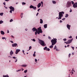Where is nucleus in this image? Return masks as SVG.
Segmentation results:
<instances>
[{"label": "nucleus", "mask_w": 77, "mask_h": 77, "mask_svg": "<svg viewBox=\"0 0 77 77\" xmlns=\"http://www.w3.org/2000/svg\"><path fill=\"white\" fill-rule=\"evenodd\" d=\"M68 17V14H66V16H65V17L66 18H67V17Z\"/></svg>", "instance_id": "5701e85b"}, {"label": "nucleus", "mask_w": 77, "mask_h": 77, "mask_svg": "<svg viewBox=\"0 0 77 77\" xmlns=\"http://www.w3.org/2000/svg\"><path fill=\"white\" fill-rule=\"evenodd\" d=\"M64 41H66V38H64L63 39Z\"/></svg>", "instance_id": "2f4dec72"}, {"label": "nucleus", "mask_w": 77, "mask_h": 77, "mask_svg": "<svg viewBox=\"0 0 77 77\" xmlns=\"http://www.w3.org/2000/svg\"><path fill=\"white\" fill-rule=\"evenodd\" d=\"M52 3L54 4H56V2L55 1H53Z\"/></svg>", "instance_id": "4be33fe9"}, {"label": "nucleus", "mask_w": 77, "mask_h": 77, "mask_svg": "<svg viewBox=\"0 0 77 77\" xmlns=\"http://www.w3.org/2000/svg\"><path fill=\"white\" fill-rule=\"evenodd\" d=\"M5 1H6V2H8V1H9V0H5Z\"/></svg>", "instance_id": "bf43d9fd"}, {"label": "nucleus", "mask_w": 77, "mask_h": 77, "mask_svg": "<svg viewBox=\"0 0 77 77\" xmlns=\"http://www.w3.org/2000/svg\"><path fill=\"white\" fill-rule=\"evenodd\" d=\"M71 27V25H70L69 24L67 25V27L68 29L69 30L70 29V27Z\"/></svg>", "instance_id": "f8f14e48"}, {"label": "nucleus", "mask_w": 77, "mask_h": 77, "mask_svg": "<svg viewBox=\"0 0 77 77\" xmlns=\"http://www.w3.org/2000/svg\"><path fill=\"white\" fill-rule=\"evenodd\" d=\"M14 54V52L12 51V50H11V52H10V55L11 56H12V54Z\"/></svg>", "instance_id": "4468645a"}, {"label": "nucleus", "mask_w": 77, "mask_h": 77, "mask_svg": "<svg viewBox=\"0 0 77 77\" xmlns=\"http://www.w3.org/2000/svg\"><path fill=\"white\" fill-rule=\"evenodd\" d=\"M72 40H73V39H72L70 40H69L67 42H64V43H66V44H70V43L72 42Z\"/></svg>", "instance_id": "423d86ee"}, {"label": "nucleus", "mask_w": 77, "mask_h": 77, "mask_svg": "<svg viewBox=\"0 0 77 77\" xmlns=\"http://www.w3.org/2000/svg\"><path fill=\"white\" fill-rule=\"evenodd\" d=\"M67 46V47H69V45H68Z\"/></svg>", "instance_id": "e2e57ef3"}, {"label": "nucleus", "mask_w": 77, "mask_h": 77, "mask_svg": "<svg viewBox=\"0 0 77 77\" xmlns=\"http://www.w3.org/2000/svg\"><path fill=\"white\" fill-rule=\"evenodd\" d=\"M21 71V69H19L17 70L16 71L17 72H18V71Z\"/></svg>", "instance_id": "bb28decb"}, {"label": "nucleus", "mask_w": 77, "mask_h": 77, "mask_svg": "<svg viewBox=\"0 0 77 77\" xmlns=\"http://www.w3.org/2000/svg\"><path fill=\"white\" fill-rule=\"evenodd\" d=\"M71 6V2L70 1H68L66 4V7L67 8H69Z\"/></svg>", "instance_id": "39448f33"}, {"label": "nucleus", "mask_w": 77, "mask_h": 77, "mask_svg": "<svg viewBox=\"0 0 77 77\" xmlns=\"http://www.w3.org/2000/svg\"><path fill=\"white\" fill-rule=\"evenodd\" d=\"M10 9L11 10L10 11V13H12V11H13V12L14 11V8L12 7V6L10 7Z\"/></svg>", "instance_id": "0eeeda50"}, {"label": "nucleus", "mask_w": 77, "mask_h": 77, "mask_svg": "<svg viewBox=\"0 0 77 77\" xmlns=\"http://www.w3.org/2000/svg\"><path fill=\"white\" fill-rule=\"evenodd\" d=\"M7 77H9V76L8 75H7Z\"/></svg>", "instance_id": "69168bd1"}, {"label": "nucleus", "mask_w": 77, "mask_h": 77, "mask_svg": "<svg viewBox=\"0 0 77 77\" xmlns=\"http://www.w3.org/2000/svg\"><path fill=\"white\" fill-rule=\"evenodd\" d=\"M13 59H16V57H13Z\"/></svg>", "instance_id": "4d7b16f0"}, {"label": "nucleus", "mask_w": 77, "mask_h": 77, "mask_svg": "<svg viewBox=\"0 0 77 77\" xmlns=\"http://www.w3.org/2000/svg\"><path fill=\"white\" fill-rule=\"evenodd\" d=\"M41 6V3H39L37 5V7L38 8H40Z\"/></svg>", "instance_id": "ddd939ff"}, {"label": "nucleus", "mask_w": 77, "mask_h": 77, "mask_svg": "<svg viewBox=\"0 0 77 77\" xmlns=\"http://www.w3.org/2000/svg\"><path fill=\"white\" fill-rule=\"evenodd\" d=\"M70 12H72V10H70L69 11Z\"/></svg>", "instance_id": "3c124183"}, {"label": "nucleus", "mask_w": 77, "mask_h": 77, "mask_svg": "<svg viewBox=\"0 0 77 77\" xmlns=\"http://www.w3.org/2000/svg\"><path fill=\"white\" fill-rule=\"evenodd\" d=\"M1 33L2 35H5V32L3 31H1Z\"/></svg>", "instance_id": "2eb2a0df"}, {"label": "nucleus", "mask_w": 77, "mask_h": 77, "mask_svg": "<svg viewBox=\"0 0 77 77\" xmlns=\"http://www.w3.org/2000/svg\"><path fill=\"white\" fill-rule=\"evenodd\" d=\"M12 21H13V20L12 19H11L10 20V22H12Z\"/></svg>", "instance_id": "7c9ffc66"}, {"label": "nucleus", "mask_w": 77, "mask_h": 77, "mask_svg": "<svg viewBox=\"0 0 77 77\" xmlns=\"http://www.w3.org/2000/svg\"><path fill=\"white\" fill-rule=\"evenodd\" d=\"M56 49V45H55L54 48V50H55V49Z\"/></svg>", "instance_id": "473e14b6"}, {"label": "nucleus", "mask_w": 77, "mask_h": 77, "mask_svg": "<svg viewBox=\"0 0 77 77\" xmlns=\"http://www.w3.org/2000/svg\"><path fill=\"white\" fill-rule=\"evenodd\" d=\"M22 15H23V13H22L21 14V16H22Z\"/></svg>", "instance_id": "5fc2aeb1"}, {"label": "nucleus", "mask_w": 77, "mask_h": 77, "mask_svg": "<svg viewBox=\"0 0 77 77\" xmlns=\"http://www.w3.org/2000/svg\"><path fill=\"white\" fill-rule=\"evenodd\" d=\"M72 5H74V2L73 1H72Z\"/></svg>", "instance_id": "e433bc0d"}, {"label": "nucleus", "mask_w": 77, "mask_h": 77, "mask_svg": "<svg viewBox=\"0 0 77 77\" xmlns=\"http://www.w3.org/2000/svg\"><path fill=\"white\" fill-rule=\"evenodd\" d=\"M38 30H37V29H36V28H35V27H34L32 29V30L33 32H35V31H36V32H35V35H37V33H38V34H40V33H42V31L41 27H40L39 28H38Z\"/></svg>", "instance_id": "f257e3e1"}, {"label": "nucleus", "mask_w": 77, "mask_h": 77, "mask_svg": "<svg viewBox=\"0 0 77 77\" xmlns=\"http://www.w3.org/2000/svg\"><path fill=\"white\" fill-rule=\"evenodd\" d=\"M73 8H77V2H76L75 4H74L73 5Z\"/></svg>", "instance_id": "1a4fd4ad"}, {"label": "nucleus", "mask_w": 77, "mask_h": 77, "mask_svg": "<svg viewBox=\"0 0 77 77\" xmlns=\"http://www.w3.org/2000/svg\"><path fill=\"white\" fill-rule=\"evenodd\" d=\"M3 77H6V75H3Z\"/></svg>", "instance_id": "09e8293b"}, {"label": "nucleus", "mask_w": 77, "mask_h": 77, "mask_svg": "<svg viewBox=\"0 0 77 77\" xmlns=\"http://www.w3.org/2000/svg\"><path fill=\"white\" fill-rule=\"evenodd\" d=\"M71 47H72V48L73 49V50H74V47L72 46H71Z\"/></svg>", "instance_id": "f704fd0d"}, {"label": "nucleus", "mask_w": 77, "mask_h": 77, "mask_svg": "<svg viewBox=\"0 0 77 77\" xmlns=\"http://www.w3.org/2000/svg\"><path fill=\"white\" fill-rule=\"evenodd\" d=\"M40 44L42 46H46V44H45L44 42L41 40H40Z\"/></svg>", "instance_id": "20e7f679"}, {"label": "nucleus", "mask_w": 77, "mask_h": 77, "mask_svg": "<svg viewBox=\"0 0 77 77\" xmlns=\"http://www.w3.org/2000/svg\"><path fill=\"white\" fill-rule=\"evenodd\" d=\"M70 73H71L72 74H71V75H72V74H73V72H72V71H71V72H70Z\"/></svg>", "instance_id": "c9c22d12"}, {"label": "nucleus", "mask_w": 77, "mask_h": 77, "mask_svg": "<svg viewBox=\"0 0 77 77\" xmlns=\"http://www.w3.org/2000/svg\"><path fill=\"white\" fill-rule=\"evenodd\" d=\"M29 8H32V9H34V10H36V7H34L33 6L31 5L30 6H29Z\"/></svg>", "instance_id": "6e6552de"}, {"label": "nucleus", "mask_w": 77, "mask_h": 77, "mask_svg": "<svg viewBox=\"0 0 77 77\" xmlns=\"http://www.w3.org/2000/svg\"><path fill=\"white\" fill-rule=\"evenodd\" d=\"M71 56V54H69V57Z\"/></svg>", "instance_id": "ea45409f"}, {"label": "nucleus", "mask_w": 77, "mask_h": 77, "mask_svg": "<svg viewBox=\"0 0 77 77\" xmlns=\"http://www.w3.org/2000/svg\"><path fill=\"white\" fill-rule=\"evenodd\" d=\"M27 72V70H25L24 71V72H25V73H26V72Z\"/></svg>", "instance_id": "c756f323"}, {"label": "nucleus", "mask_w": 77, "mask_h": 77, "mask_svg": "<svg viewBox=\"0 0 77 77\" xmlns=\"http://www.w3.org/2000/svg\"><path fill=\"white\" fill-rule=\"evenodd\" d=\"M69 38H72V36H70V37H69Z\"/></svg>", "instance_id": "a18cd8bd"}, {"label": "nucleus", "mask_w": 77, "mask_h": 77, "mask_svg": "<svg viewBox=\"0 0 77 77\" xmlns=\"http://www.w3.org/2000/svg\"><path fill=\"white\" fill-rule=\"evenodd\" d=\"M35 53H36V51H35L34 54H33V56L34 57H35L36 56V55L35 54Z\"/></svg>", "instance_id": "a211bd4d"}, {"label": "nucleus", "mask_w": 77, "mask_h": 77, "mask_svg": "<svg viewBox=\"0 0 77 77\" xmlns=\"http://www.w3.org/2000/svg\"><path fill=\"white\" fill-rule=\"evenodd\" d=\"M56 51H58V50L57 49H56Z\"/></svg>", "instance_id": "338daca9"}, {"label": "nucleus", "mask_w": 77, "mask_h": 77, "mask_svg": "<svg viewBox=\"0 0 77 77\" xmlns=\"http://www.w3.org/2000/svg\"><path fill=\"white\" fill-rule=\"evenodd\" d=\"M23 53H24V51L23 50Z\"/></svg>", "instance_id": "052dcab7"}, {"label": "nucleus", "mask_w": 77, "mask_h": 77, "mask_svg": "<svg viewBox=\"0 0 77 77\" xmlns=\"http://www.w3.org/2000/svg\"><path fill=\"white\" fill-rule=\"evenodd\" d=\"M18 60V59H17L15 61V62H17V61Z\"/></svg>", "instance_id": "4c0bfd02"}, {"label": "nucleus", "mask_w": 77, "mask_h": 77, "mask_svg": "<svg viewBox=\"0 0 77 77\" xmlns=\"http://www.w3.org/2000/svg\"><path fill=\"white\" fill-rule=\"evenodd\" d=\"M47 47H45L44 48V50H47Z\"/></svg>", "instance_id": "412c9836"}, {"label": "nucleus", "mask_w": 77, "mask_h": 77, "mask_svg": "<svg viewBox=\"0 0 77 77\" xmlns=\"http://www.w3.org/2000/svg\"><path fill=\"white\" fill-rule=\"evenodd\" d=\"M11 38H14V37L13 35H11Z\"/></svg>", "instance_id": "603ef678"}, {"label": "nucleus", "mask_w": 77, "mask_h": 77, "mask_svg": "<svg viewBox=\"0 0 77 77\" xmlns=\"http://www.w3.org/2000/svg\"><path fill=\"white\" fill-rule=\"evenodd\" d=\"M38 14H39V13H37L36 15V16H38Z\"/></svg>", "instance_id": "8fccbe9b"}, {"label": "nucleus", "mask_w": 77, "mask_h": 77, "mask_svg": "<svg viewBox=\"0 0 77 77\" xmlns=\"http://www.w3.org/2000/svg\"><path fill=\"white\" fill-rule=\"evenodd\" d=\"M3 13H0V15H1V16H3Z\"/></svg>", "instance_id": "393cba45"}, {"label": "nucleus", "mask_w": 77, "mask_h": 77, "mask_svg": "<svg viewBox=\"0 0 77 77\" xmlns=\"http://www.w3.org/2000/svg\"><path fill=\"white\" fill-rule=\"evenodd\" d=\"M40 9H38V12H39V11Z\"/></svg>", "instance_id": "6e6d98bb"}, {"label": "nucleus", "mask_w": 77, "mask_h": 77, "mask_svg": "<svg viewBox=\"0 0 77 77\" xmlns=\"http://www.w3.org/2000/svg\"><path fill=\"white\" fill-rule=\"evenodd\" d=\"M7 33H9V30H8V31H7Z\"/></svg>", "instance_id": "13d9d810"}, {"label": "nucleus", "mask_w": 77, "mask_h": 77, "mask_svg": "<svg viewBox=\"0 0 77 77\" xmlns=\"http://www.w3.org/2000/svg\"><path fill=\"white\" fill-rule=\"evenodd\" d=\"M3 5H6V3L5 2H4L3 3Z\"/></svg>", "instance_id": "49530a36"}, {"label": "nucleus", "mask_w": 77, "mask_h": 77, "mask_svg": "<svg viewBox=\"0 0 77 77\" xmlns=\"http://www.w3.org/2000/svg\"><path fill=\"white\" fill-rule=\"evenodd\" d=\"M20 49H17L16 50V54H17V53H18L19 52H20Z\"/></svg>", "instance_id": "9d476101"}, {"label": "nucleus", "mask_w": 77, "mask_h": 77, "mask_svg": "<svg viewBox=\"0 0 77 77\" xmlns=\"http://www.w3.org/2000/svg\"><path fill=\"white\" fill-rule=\"evenodd\" d=\"M27 65H21V66H22V67H26Z\"/></svg>", "instance_id": "dca6fc26"}, {"label": "nucleus", "mask_w": 77, "mask_h": 77, "mask_svg": "<svg viewBox=\"0 0 77 77\" xmlns=\"http://www.w3.org/2000/svg\"><path fill=\"white\" fill-rule=\"evenodd\" d=\"M62 20L63 21V20H65V18H63L62 19Z\"/></svg>", "instance_id": "58836bf2"}, {"label": "nucleus", "mask_w": 77, "mask_h": 77, "mask_svg": "<svg viewBox=\"0 0 77 77\" xmlns=\"http://www.w3.org/2000/svg\"><path fill=\"white\" fill-rule=\"evenodd\" d=\"M32 41H33L34 42H35L36 41V40H35V39H33L32 40Z\"/></svg>", "instance_id": "c85d7f7f"}, {"label": "nucleus", "mask_w": 77, "mask_h": 77, "mask_svg": "<svg viewBox=\"0 0 77 77\" xmlns=\"http://www.w3.org/2000/svg\"><path fill=\"white\" fill-rule=\"evenodd\" d=\"M37 59H35V62H37Z\"/></svg>", "instance_id": "a19ab883"}, {"label": "nucleus", "mask_w": 77, "mask_h": 77, "mask_svg": "<svg viewBox=\"0 0 77 77\" xmlns=\"http://www.w3.org/2000/svg\"><path fill=\"white\" fill-rule=\"evenodd\" d=\"M41 3L42 5H43V2H41Z\"/></svg>", "instance_id": "c03bdc74"}, {"label": "nucleus", "mask_w": 77, "mask_h": 77, "mask_svg": "<svg viewBox=\"0 0 77 77\" xmlns=\"http://www.w3.org/2000/svg\"><path fill=\"white\" fill-rule=\"evenodd\" d=\"M50 49L48 48L47 49H46V51H50Z\"/></svg>", "instance_id": "a878e982"}, {"label": "nucleus", "mask_w": 77, "mask_h": 77, "mask_svg": "<svg viewBox=\"0 0 77 77\" xmlns=\"http://www.w3.org/2000/svg\"><path fill=\"white\" fill-rule=\"evenodd\" d=\"M53 45H53L52 44L51 46H49V48H53Z\"/></svg>", "instance_id": "aec40b11"}, {"label": "nucleus", "mask_w": 77, "mask_h": 77, "mask_svg": "<svg viewBox=\"0 0 77 77\" xmlns=\"http://www.w3.org/2000/svg\"><path fill=\"white\" fill-rule=\"evenodd\" d=\"M64 14V12L62 11L61 12H60L59 13V17L58 18V20H60L62 18V17H63V15Z\"/></svg>", "instance_id": "f03ea898"}, {"label": "nucleus", "mask_w": 77, "mask_h": 77, "mask_svg": "<svg viewBox=\"0 0 77 77\" xmlns=\"http://www.w3.org/2000/svg\"><path fill=\"white\" fill-rule=\"evenodd\" d=\"M25 30H26V31H27V29H25Z\"/></svg>", "instance_id": "0e129e2a"}, {"label": "nucleus", "mask_w": 77, "mask_h": 77, "mask_svg": "<svg viewBox=\"0 0 77 77\" xmlns=\"http://www.w3.org/2000/svg\"><path fill=\"white\" fill-rule=\"evenodd\" d=\"M5 37H2V39H5Z\"/></svg>", "instance_id": "37998d69"}, {"label": "nucleus", "mask_w": 77, "mask_h": 77, "mask_svg": "<svg viewBox=\"0 0 77 77\" xmlns=\"http://www.w3.org/2000/svg\"><path fill=\"white\" fill-rule=\"evenodd\" d=\"M30 49H32V46H30L29 48V50H30Z\"/></svg>", "instance_id": "cd10ccee"}, {"label": "nucleus", "mask_w": 77, "mask_h": 77, "mask_svg": "<svg viewBox=\"0 0 77 77\" xmlns=\"http://www.w3.org/2000/svg\"><path fill=\"white\" fill-rule=\"evenodd\" d=\"M56 40H57V39H56V38H55L54 39H52L51 40V42L52 45H54L56 44V42H57V41Z\"/></svg>", "instance_id": "7ed1b4c3"}, {"label": "nucleus", "mask_w": 77, "mask_h": 77, "mask_svg": "<svg viewBox=\"0 0 77 77\" xmlns=\"http://www.w3.org/2000/svg\"><path fill=\"white\" fill-rule=\"evenodd\" d=\"M2 23H3V21L2 20H1L0 21V24H2Z\"/></svg>", "instance_id": "b1692460"}, {"label": "nucleus", "mask_w": 77, "mask_h": 77, "mask_svg": "<svg viewBox=\"0 0 77 77\" xmlns=\"http://www.w3.org/2000/svg\"><path fill=\"white\" fill-rule=\"evenodd\" d=\"M5 9H8V7H6V6H5Z\"/></svg>", "instance_id": "864d4df0"}, {"label": "nucleus", "mask_w": 77, "mask_h": 77, "mask_svg": "<svg viewBox=\"0 0 77 77\" xmlns=\"http://www.w3.org/2000/svg\"><path fill=\"white\" fill-rule=\"evenodd\" d=\"M22 5H26V3H25V2H23L22 3Z\"/></svg>", "instance_id": "72a5a7b5"}, {"label": "nucleus", "mask_w": 77, "mask_h": 77, "mask_svg": "<svg viewBox=\"0 0 77 77\" xmlns=\"http://www.w3.org/2000/svg\"><path fill=\"white\" fill-rule=\"evenodd\" d=\"M44 27L45 29H46V28H47V24H45V25H44Z\"/></svg>", "instance_id": "f3484780"}, {"label": "nucleus", "mask_w": 77, "mask_h": 77, "mask_svg": "<svg viewBox=\"0 0 77 77\" xmlns=\"http://www.w3.org/2000/svg\"><path fill=\"white\" fill-rule=\"evenodd\" d=\"M60 23H62V21L61 20H60Z\"/></svg>", "instance_id": "de8ad7c7"}, {"label": "nucleus", "mask_w": 77, "mask_h": 77, "mask_svg": "<svg viewBox=\"0 0 77 77\" xmlns=\"http://www.w3.org/2000/svg\"><path fill=\"white\" fill-rule=\"evenodd\" d=\"M40 20V23H41V24H42V23H43V20H42V19H41Z\"/></svg>", "instance_id": "6ab92c4d"}, {"label": "nucleus", "mask_w": 77, "mask_h": 77, "mask_svg": "<svg viewBox=\"0 0 77 77\" xmlns=\"http://www.w3.org/2000/svg\"><path fill=\"white\" fill-rule=\"evenodd\" d=\"M17 46V44L16 43L13 44H12V47H16Z\"/></svg>", "instance_id": "9b49d317"}, {"label": "nucleus", "mask_w": 77, "mask_h": 77, "mask_svg": "<svg viewBox=\"0 0 77 77\" xmlns=\"http://www.w3.org/2000/svg\"><path fill=\"white\" fill-rule=\"evenodd\" d=\"M48 39H51V37H50V36L48 37Z\"/></svg>", "instance_id": "79ce46f5"}, {"label": "nucleus", "mask_w": 77, "mask_h": 77, "mask_svg": "<svg viewBox=\"0 0 77 77\" xmlns=\"http://www.w3.org/2000/svg\"><path fill=\"white\" fill-rule=\"evenodd\" d=\"M11 43H14V42H13L12 41H11Z\"/></svg>", "instance_id": "680f3d73"}, {"label": "nucleus", "mask_w": 77, "mask_h": 77, "mask_svg": "<svg viewBox=\"0 0 77 77\" xmlns=\"http://www.w3.org/2000/svg\"><path fill=\"white\" fill-rule=\"evenodd\" d=\"M76 39H77V36L76 37Z\"/></svg>", "instance_id": "774afa93"}]
</instances>
